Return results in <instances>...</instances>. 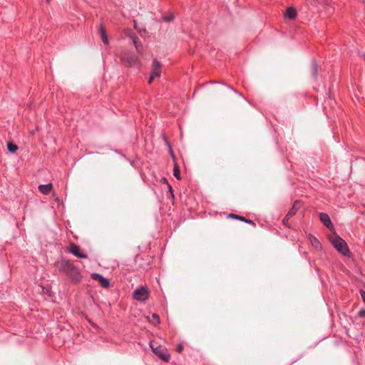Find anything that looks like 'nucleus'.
I'll return each mask as SVG.
<instances>
[{
  "label": "nucleus",
  "mask_w": 365,
  "mask_h": 365,
  "mask_svg": "<svg viewBox=\"0 0 365 365\" xmlns=\"http://www.w3.org/2000/svg\"><path fill=\"white\" fill-rule=\"evenodd\" d=\"M57 266L58 272H63L73 283H79L82 280L79 269L71 261L62 259Z\"/></svg>",
  "instance_id": "nucleus-1"
},
{
  "label": "nucleus",
  "mask_w": 365,
  "mask_h": 365,
  "mask_svg": "<svg viewBox=\"0 0 365 365\" xmlns=\"http://www.w3.org/2000/svg\"><path fill=\"white\" fill-rule=\"evenodd\" d=\"M122 63L127 67L134 68L140 70L141 62L138 56L132 52L124 51L120 56Z\"/></svg>",
  "instance_id": "nucleus-2"
},
{
  "label": "nucleus",
  "mask_w": 365,
  "mask_h": 365,
  "mask_svg": "<svg viewBox=\"0 0 365 365\" xmlns=\"http://www.w3.org/2000/svg\"><path fill=\"white\" fill-rule=\"evenodd\" d=\"M150 346L153 353L163 361L168 362L170 360V354L164 346L158 345L155 341H150Z\"/></svg>",
  "instance_id": "nucleus-3"
},
{
  "label": "nucleus",
  "mask_w": 365,
  "mask_h": 365,
  "mask_svg": "<svg viewBox=\"0 0 365 365\" xmlns=\"http://www.w3.org/2000/svg\"><path fill=\"white\" fill-rule=\"evenodd\" d=\"M333 247L341 255L349 256L350 251L346 242L339 236H336L332 240Z\"/></svg>",
  "instance_id": "nucleus-4"
},
{
  "label": "nucleus",
  "mask_w": 365,
  "mask_h": 365,
  "mask_svg": "<svg viewBox=\"0 0 365 365\" xmlns=\"http://www.w3.org/2000/svg\"><path fill=\"white\" fill-rule=\"evenodd\" d=\"M133 298L138 302H145L149 298V291L147 287H140L134 290Z\"/></svg>",
  "instance_id": "nucleus-5"
},
{
  "label": "nucleus",
  "mask_w": 365,
  "mask_h": 365,
  "mask_svg": "<svg viewBox=\"0 0 365 365\" xmlns=\"http://www.w3.org/2000/svg\"><path fill=\"white\" fill-rule=\"evenodd\" d=\"M161 75V63L158 61L156 58L153 59L152 63V72L148 78V83L150 84L155 78L160 77Z\"/></svg>",
  "instance_id": "nucleus-6"
},
{
  "label": "nucleus",
  "mask_w": 365,
  "mask_h": 365,
  "mask_svg": "<svg viewBox=\"0 0 365 365\" xmlns=\"http://www.w3.org/2000/svg\"><path fill=\"white\" fill-rule=\"evenodd\" d=\"M302 202L300 200H295L292 207L288 211L286 216L284 217V221H289V220L296 215L299 209L300 208Z\"/></svg>",
  "instance_id": "nucleus-7"
},
{
  "label": "nucleus",
  "mask_w": 365,
  "mask_h": 365,
  "mask_svg": "<svg viewBox=\"0 0 365 365\" xmlns=\"http://www.w3.org/2000/svg\"><path fill=\"white\" fill-rule=\"evenodd\" d=\"M91 276L93 280L98 281L102 287L108 288L110 286L109 279L103 275L98 273H92Z\"/></svg>",
  "instance_id": "nucleus-8"
},
{
  "label": "nucleus",
  "mask_w": 365,
  "mask_h": 365,
  "mask_svg": "<svg viewBox=\"0 0 365 365\" xmlns=\"http://www.w3.org/2000/svg\"><path fill=\"white\" fill-rule=\"evenodd\" d=\"M69 252L78 258H81V259H87L88 258V255L86 254H84L82 252H81L79 246H78L76 244L71 245L70 250H69Z\"/></svg>",
  "instance_id": "nucleus-9"
},
{
  "label": "nucleus",
  "mask_w": 365,
  "mask_h": 365,
  "mask_svg": "<svg viewBox=\"0 0 365 365\" xmlns=\"http://www.w3.org/2000/svg\"><path fill=\"white\" fill-rule=\"evenodd\" d=\"M319 220L321 222L329 229H333L334 225L331 220L330 217L328 214L324 212H320L319 215Z\"/></svg>",
  "instance_id": "nucleus-10"
},
{
  "label": "nucleus",
  "mask_w": 365,
  "mask_h": 365,
  "mask_svg": "<svg viewBox=\"0 0 365 365\" xmlns=\"http://www.w3.org/2000/svg\"><path fill=\"white\" fill-rule=\"evenodd\" d=\"M219 86L217 88V91L220 92H223L225 90H230L234 91L235 93L238 94L240 96H243L242 94L239 92L237 90L229 86L225 83H218Z\"/></svg>",
  "instance_id": "nucleus-11"
},
{
  "label": "nucleus",
  "mask_w": 365,
  "mask_h": 365,
  "mask_svg": "<svg viewBox=\"0 0 365 365\" xmlns=\"http://www.w3.org/2000/svg\"><path fill=\"white\" fill-rule=\"evenodd\" d=\"M228 217H229V218L234 219V220H240V221L244 222H245V223H247V224L252 225H253L254 227H255V226H256V224L255 223V222H254L252 220L245 218L244 216H241V215H236V214H230V215H228Z\"/></svg>",
  "instance_id": "nucleus-12"
},
{
  "label": "nucleus",
  "mask_w": 365,
  "mask_h": 365,
  "mask_svg": "<svg viewBox=\"0 0 365 365\" xmlns=\"http://www.w3.org/2000/svg\"><path fill=\"white\" fill-rule=\"evenodd\" d=\"M319 71V66L317 61L315 59H314L312 61L310 72H311V75H312V78L315 81H317L318 78Z\"/></svg>",
  "instance_id": "nucleus-13"
},
{
  "label": "nucleus",
  "mask_w": 365,
  "mask_h": 365,
  "mask_svg": "<svg viewBox=\"0 0 365 365\" xmlns=\"http://www.w3.org/2000/svg\"><path fill=\"white\" fill-rule=\"evenodd\" d=\"M125 36L128 38V40L132 41L134 46H138V38L133 31H132L131 30L126 31Z\"/></svg>",
  "instance_id": "nucleus-14"
},
{
  "label": "nucleus",
  "mask_w": 365,
  "mask_h": 365,
  "mask_svg": "<svg viewBox=\"0 0 365 365\" xmlns=\"http://www.w3.org/2000/svg\"><path fill=\"white\" fill-rule=\"evenodd\" d=\"M52 183H48L46 185H40L38 186V190L43 195H48L52 190Z\"/></svg>",
  "instance_id": "nucleus-15"
},
{
  "label": "nucleus",
  "mask_w": 365,
  "mask_h": 365,
  "mask_svg": "<svg viewBox=\"0 0 365 365\" xmlns=\"http://www.w3.org/2000/svg\"><path fill=\"white\" fill-rule=\"evenodd\" d=\"M285 17L294 19L297 16V11L294 7H288L284 14Z\"/></svg>",
  "instance_id": "nucleus-16"
},
{
  "label": "nucleus",
  "mask_w": 365,
  "mask_h": 365,
  "mask_svg": "<svg viewBox=\"0 0 365 365\" xmlns=\"http://www.w3.org/2000/svg\"><path fill=\"white\" fill-rule=\"evenodd\" d=\"M98 32H99V34H100V37L102 40V41L103 42L104 44L107 45L108 44V37L106 36V32L103 28V26L102 25H101L98 28Z\"/></svg>",
  "instance_id": "nucleus-17"
},
{
  "label": "nucleus",
  "mask_w": 365,
  "mask_h": 365,
  "mask_svg": "<svg viewBox=\"0 0 365 365\" xmlns=\"http://www.w3.org/2000/svg\"><path fill=\"white\" fill-rule=\"evenodd\" d=\"M309 239L312 243V245L317 250H319V249H321L322 248V245L320 243V242L319 241V240L315 237L314 236H313L312 235L309 234Z\"/></svg>",
  "instance_id": "nucleus-18"
},
{
  "label": "nucleus",
  "mask_w": 365,
  "mask_h": 365,
  "mask_svg": "<svg viewBox=\"0 0 365 365\" xmlns=\"http://www.w3.org/2000/svg\"><path fill=\"white\" fill-rule=\"evenodd\" d=\"M7 150L11 153H14L16 152V150H18L19 147L17 145H16L15 143H12V142H8L7 143Z\"/></svg>",
  "instance_id": "nucleus-19"
},
{
  "label": "nucleus",
  "mask_w": 365,
  "mask_h": 365,
  "mask_svg": "<svg viewBox=\"0 0 365 365\" xmlns=\"http://www.w3.org/2000/svg\"><path fill=\"white\" fill-rule=\"evenodd\" d=\"M173 175L178 179L180 180V169L179 166L177 164H175L174 168H173Z\"/></svg>",
  "instance_id": "nucleus-20"
},
{
  "label": "nucleus",
  "mask_w": 365,
  "mask_h": 365,
  "mask_svg": "<svg viewBox=\"0 0 365 365\" xmlns=\"http://www.w3.org/2000/svg\"><path fill=\"white\" fill-rule=\"evenodd\" d=\"M164 140L165 141V143L166 145H168V148H169V153H170V155H171L172 158L174 160L175 158V156L174 155V153H173V150L172 149V147H171V145L170 143L168 141L165 135H164Z\"/></svg>",
  "instance_id": "nucleus-21"
},
{
  "label": "nucleus",
  "mask_w": 365,
  "mask_h": 365,
  "mask_svg": "<svg viewBox=\"0 0 365 365\" xmlns=\"http://www.w3.org/2000/svg\"><path fill=\"white\" fill-rule=\"evenodd\" d=\"M174 19V15L173 14H170L166 16H163L162 17V20L165 22H170Z\"/></svg>",
  "instance_id": "nucleus-22"
},
{
  "label": "nucleus",
  "mask_w": 365,
  "mask_h": 365,
  "mask_svg": "<svg viewBox=\"0 0 365 365\" xmlns=\"http://www.w3.org/2000/svg\"><path fill=\"white\" fill-rule=\"evenodd\" d=\"M151 317H152L153 319H154L155 321V324H159L160 323V317L158 314L153 313V314H152Z\"/></svg>",
  "instance_id": "nucleus-23"
},
{
  "label": "nucleus",
  "mask_w": 365,
  "mask_h": 365,
  "mask_svg": "<svg viewBox=\"0 0 365 365\" xmlns=\"http://www.w3.org/2000/svg\"><path fill=\"white\" fill-rule=\"evenodd\" d=\"M358 317L360 318L365 317V309H362L358 312Z\"/></svg>",
  "instance_id": "nucleus-24"
},
{
  "label": "nucleus",
  "mask_w": 365,
  "mask_h": 365,
  "mask_svg": "<svg viewBox=\"0 0 365 365\" xmlns=\"http://www.w3.org/2000/svg\"><path fill=\"white\" fill-rule=\"evenodd\" d=\"M183 349H184L183 345L182 344H179L176 347V351L178 353H181Z\"/></svg>",
  "instance_id": "nucleus-25"
},
{
  "label": "nucleus",
  "mask_w": 365,
  "mask_h": 365,
  "mask_svg": "<svg viewBox=\"0 0 365 365\" xmlns=\"http://www.w3.org/2000/svg\"><path fill=\"white\" fill-rule=\"evenodd\" d=\"M163 180L167 182L168 188H169V192H170L171 195L173 197L174 195H173L172 186L168 182L166 178H163Z\"/></svg>",
  "instance_id": "nucleus-26"
},
{
  "label": "nucleus",
  "mask_w": 365,
  "mask_h": 365,
  "mask_svg": "<svg viewBox=\"0 0 365 365\" xmlns=\"http://www.w3.org/2000/svg\"><path fill=\"white\" fill-rule=\"evenodd\" d=\"M363 302L365 303V291L364 289L359 290Z\"/></svg>",
  "instance_id": "nucleus-27"
},
{
  "label": "nucleus",
  "mask_w": 365,
  "mask_h": 365,
  "mask_svg": "<svg viewBox=\"0 0 365 365\" xmlns=\"http://www.w3.org/2000/svg\"><path fill=\"white\" fill-rule=\"evenodd\" d=\"M288 222L289 221H284V219L282 220L283 225H286L288 227H290L291 226H290V225H289Z\"/></svg>",
  "instance_id": "nucleus-28"
},
{
  "label": "nucleus",
  "mask_w": 365,
  "mask_h": 365,
  "mask_svg": "<svg viewBox=\"0 0 365 365\" xmlns=\"http://www.w3.org/2000/svg\"><path fill=\"white\" fill-rule=\"evenodd\" d=\"M134 27L136 29L137 26V22L135 20L133 21Z\"/></svg>",
  "instance_id": "nucleus-29"
},
{
  "label": "nucleus",
  "mask_w": 365,
  "mask_h": 365,
  "mask_svg": "<svg viewBox=\"0 0 365 365\" xmlns=\"http://www.w3.org/2000/svg\"><path fill=\"white\" fill-rule=\"evenodd\" d=\"M135 48H136V49H137L138 52H139V51H140V50L138 49V48H139V47H138V46H136Z\"/></svg>",
  "instance_id": "nucleus-30"
},
{
  "label": "nucleus",
  "mask_w": 365,
  "mask_h": 365,
  "mask_svg": "<svg viewBox=\"0 0 365 365\" xmlns=\"http://www.w3.org/2000/svg\"><path fill=\"white\" fill-rule=\"evenodd\" d=\"M49 1H50V0H46V2H47V3H49Z\"/></svg>",
  "instance_id": "nucleus-31"
}]
</instances>
